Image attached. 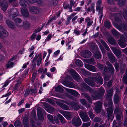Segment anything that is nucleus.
<instances>
[{
	"label": "nucleus",
	"instance_id": "1",
	"mask_svg": "<svg viewBox=\"0 0 127 127\" xmlns=\"http://www.w3.org/2000/svg\"><path fill=\"white\" fill-rule=\"evenodd\" d=\"M89 93L92 95H92V97L94 100H97L102 98L104 95L105 90L103 88H100L99 90L94 91L93 89L90 87V88L88 90Z\"/></svg>",
	"mask_w": 127,
	"mask_h": 127
},
{
	"label": "nucleus",
	"instance_id": "2",
	"mask_svg": "<svg viewBox=\"0 0 127 127\" xmlns=\"http://www.w3.org/2000/svg\"><path fill=\"white\" fill-rule=\"evenodd\" d=\"M113 90L111 89L107 91V94L105 96L104 105L105 106L111 105L113 104L112 95Z\"/></svg>",
	"mask_w": 127,
	"mask_h": 127
},
{
	"label": "nucleus",
	"instance_id": "3",
	"mask_svg": "<svg viewBox=\"0 0 127 127\" xmlns=\"http://www.w3.org/2000/svg\"><path fill=\"white\" fill-rule=\"evenodd\" d=\"M106 64L108 66V67L107 66L104 67L103 68L104 71L107 73H110L112 75H114L115 69L110 62L108 61H107Z\"/></svg>",
	"mask_w": 127,
	"mask_h": 127
},
{
	"label": "nucleus",
	"instance_id": "4",
	"mask_svg": "<svg viewBox=\"0 0 127 127\" xmlns=\"http://www.w3.org/2000/svg\"><path fill=\"white\" fill-rule=\"evenodd\" d=\"M100 73H97L95 75V76H96L95 77H91V79L92 80L95 79L97 83L100 85L103 84V81L102 77L100 75Z\"/></svg>",
	"mask_w": 127,
	"mask_h": 127
},
{
	"label": "nucleus",
	"instance_id": "5",
	"mask_svg": "<svg viewBox=\"0 0 127 127\" xmlns=\"http://www.w3.org/2000/svg\"><path fill=\"white\" fill-rule=\"evenodd\" d=\"M108 106H109V107H108L107 109V117L108 119L111 120H112L113 118V107L112 105H108V106Z\"/></svg>",
	"mask_w": 127,
	"mask_h": 127
},
{
	"label": "nucleus",
	"instance_id": "6",
	"mask_svg": "<svg viewBox=\"0 0 127 127\" xmlns=\"http://www.w3.org/2000/svg\"><path fill=\"white\" fill-rule=\"evenodd\" d=\"M72 124L76 127L80 126L81 124L82 121L80 117H74L72 120Z\"/></svg>",
	"mask_w": 127,
	"mask_h": 127
},
{
	"label": "nucleus",
	"instance_id": "7",
	"mask_svg": "<svg viewBox=\"0 0 127 127\" xmlns=\"http://www.w3.org/2000/svg\"><path fill=\"white\" fill-rule=\"evenodd\" d=\"M29 11L32 13L37 14L41 11V8L35 6H31L29 8Z\"/></svg>",
	"mask_w": 127,
	"mask_h": 127
},
{
	"label": "nucleus",
	"instance_id": "8",
	"mask_svg": "<svg viewBox=\"0 0 127 127\" xmlns=\"http://www.w3.org/2000/svg\"><path fill=\"white\" fill-rule=\"evenodd\" d=\"M102 102L100 101H98L94 103L95 105V111L97 113H99L101 111L102 108Z\"/></svg>",
	"mask_w": 127,
	"mask_h": 127
},
{
	"label": "nucleus",
	"instance_id": "9",
	"mask_svg": "<svg viewBox=\"0 0 127 127\" xmlns=\"http://www.w3.org/2000/svg\"><path fill=\"white\" fill-rule=\"evenodd\" d=\"M37 110L38 119L40 120H43L44 118L43 115H44L46 114L45 111L43 109L40 108L37 109Z\"/></svg>",
	"mask_w": 127,
	"mask_h": 127
},
{
	"label": "nucleus",
	"instance_id": "10",
	"mask_svg": "<svg viewBox=\"0 0 127 127\" xmlns=\"http://www.w3.org/2000/svg\"><path fill=\"white\" fill-rule=\"evenodd\" d=\"M18 11L16 9L13 8L9 12V16L11 18L14 19L18 15Z\"/></svg>",
	"mask_w": 127,
	"mask_h": 127
},
{
	"label": "nucleus",
	"instance_id": "11",
	"mask_svg": "<svg viewBox=\"0 0 127 127\" xmlns=\"http://www.w3.org/2000/svg\"><path fill=\"white\" fill-rule=\"evenodd\" d=\"M70 72L71 73L73 77L75 80L78 82L80 81L81 78L74 70L72 69L70 70Z\"/></svg>",
	"mask_w": 127,
	"mask_h": 127
},
{
	"label": "nucleus",
	"instance_id": "12",
	"mask_svg": "<svg viewBox=\"0 0 127 127\" xmlns=\"http://www.w3.org/2000/svg\"><path fill=\"white\" fill-rule=\"evenodd\" d=\"M79 115L84 122H88L90 120L89 118L86 113L84 112L81 111L79 113Z\"/></svg>",
	"mask_w": 127,
	"mask_h": 127
},
{
	"label": "nucleus",
	"instance_id": "13",
	"mask_svg": "<svg viewBox=\"0 0 127 127\" xmlns=\"http://www.w3.org/2000/svg\"><path fill=\"white\" fill-rule=\"evenodd\" d=\"M111 49L113 52L117 57H121L122 56V52L121 50L114 47H112Z\"/></svg>",
	"mask_w": 127,
	"mask_h": 127
},
{
	"label": "nucleus",
	"instance_id": "14",
	"mask_svg": "<svg viewBox=\"0 0 127 127\" xmlns=\"http://www.w3.org/2000/svg\"><path fill=\"white\" fill-rule=\"evenodd\" d=\"M8 35V33L7 31L4 29L0 25V37H2L3 36L6 37Z\"/></svg>",
	"mask_w": 127,
	"mask_h": 127
},
{
	"label": "nucleus",
	"instance_id": "15",
	"mask_svg": "<svg viewBox=\"0 0 127 127\" xmlns=\"http://www.w3.org/2000/svg\"><path fill=\"white\" fill-rule=\"evenodd\" d=\"M0 6L2 9L4 11H5L7 9L8 3L7 1L5 0L0 1Z\"/></svg>",
	"mask_w": 127,
	"mask_h": 127
},
{
	"label": "nucleus",
	"instance_id": "16",
	"mask_svg": "<svg viewBox=\"0 0 127 127\" xmlns=\"http://www.w3.org/2000/svg\"><path fill=\"white\" fill-rule=\"evenodd\" d=\"M71 106L72 108L76 110H78L81 108L80 105L78 103L73 101L71 103Z\"/></svg>",
	"mask_w": 127,
	"mask_h": 127
},
{
	"label": "nucleus",
	"instance_id": "17",
	"mask_svg": "<svg viewBox=\"0 0 127 127\" xmlns=\"http://www.w3.org/2000/svg\"><path fill=\"white\" fill-rule=\"evenodd\" d=\"M107 56L109 61L112 63H114L116 61V58L114 54L111 52H107Z\"/></svg>",
	"mask_w": 127,
	"mask_h": 127
},
{
	"label": "nucleus",
	"instance_id": "18",
	"mask_svg": "<svg viewBox=\"0 0 127 127\" xmlns=\"http://www.w3.org/2000/svg\"><path fill=\"white\" fill-rule=\"evenodd\" d=\"M81 55L85 58H89L91 56V53L88 50H86L82 52Z\"/></svg>",
	"mask_w": 127,
	"mask_h": 127
},
{
	"label": "nucleus",
	"instance_id": "19",
	"mask_svg": "<svg viewBox=\"0 0 127 127\" xmlns=\"http://www.w3.org/2000/svg\"><path fill=\"white\" fill-rule=\"evenodd\" d=\"M85 66L87 69L90 71L94 72L96 71V68L93 66L85 64Z\"/></svg>",
	"mask_w": 127,
	"mask_h": 127
},
{
	"label": "nucleus",
	"instance_id": "20",
	"mask_svg": "<svg viewBox=\"0 0 127 127\" xmlns=\"http://www.w3.org/2000/svg\"><path fill=\"white\" fill-rule=\"evenodd\" d=\"M84 80L87 84L91 87H93L95 85V82L93 80L86 78L84 79Z\"/></svg>",
	"mask_w": 127,
	"mask_h": 127
},
{
	"label": "nucleus",
	"instance_id": "21",
	"mask_svg": "<svg viewBox=\"0 0 127 127\" xmlns=\"http://www.w3.org/2000/svg\"><path fill=\"white\" fill-rule=\"evenodd\" d=\"M111 32L115 38L118 39L120 36L119 33L115 29H113L111 30Z\"/></svg>",
	"mask_w": 127,
	"mask_h": 127
},
{
	"label": "nucleus",
	"instance_id": "22",
	"mask_svg": "<svg viewBox=\"0 0 127 127\" xmlns=\"http://www.w3.org/2000/svg\"><path fill=\"white\" fill-rule=\"evenodd\" d=\"M6 22L7 24L9 27L12 29L15 28V25L14 23L9 20H7Z\"/></svg>",
	"mask_w": 127,
	"mask_h": 127
},
{
	"label": "nucleus",
	"instance_id": "23",
	"mask_svg": "<svg viewBox=\"0 0 127 127\" xmlns=\"http://www.w3.org/2000/svg\"><path fill=\"white\" fill-rule=\"evenodd\" d=\"M83 96L86 98L88 102L90 103H92V100L91 97L87 93H84L82 94Z\"/></svg>",
	"mask_w": 127,
	"mask_h": 127
},
{
	"label": "nucleus",
	"instance_id": "24",
	"mask_svg": "<svg viewBox=\"0 0 127 127\" xmlns=\"http://www.w3.org/2000/svg\"><path fill=\"white\" fill-rule=\"evenodd\" d=\"M57 117L58 119L60 120L61 123L65 124L66 123V121L64 117L60 114H58L57 115Z\"/></svg>",
	"mask_w": 127,
	"mask_h": 127
},
{
	"label": "nucleus",
	"instance_id": "25",
	"mask_svg": "<svg viewBox=\"0 0 127 127\" xmlns=\"http://www.w3.org/2000/svg\"><path fill=\"white\" fill-rule=\"evenodd\" d=\"M22 26L24 29H27L30 27V24L28 22L26 21L23 22Z\"/></svg>",
	"mask_w": 127,
	"mask_h": 127
},
{
	"label": "nucleus",
	"instance_id": "26",
	"mask_svg": "<svg viewBox=\"0 0 127 127\" xmlns=\"http://www.w3.org/2000/svg\"><path fill=\"white\" fill-rule=\"evenodd\" d=\"M107 40L112 45H115L116 43L115 40L112 37H109L107 39Z\"/></svg>",
	"mask_w": 127,
	"mask_h": 127
},
{
	"label": "nucleus",
	"instance_id": "27",
	"mask_svg": "<svg viewBox=\"0 0 127 127\" xmlns=\"http://www.w3.org/2000/svg\"><path fill=\"white\" fill-rule=\"evenodd\" d=\"M81 88L83 90L86 91L88 90L90 87L85 83H82L81 85Z\"/></svg>",
	"mask_w": 127,
	"mask_h": 127
},
{
	"label": "nucleus",
	"instance_id": "28",
	"mask_svg": "<svg viewBox=\"0 0 127 127\" xmlns=\"http://www.w3.org/2000/svg\"><path fill=\"white\" fill-rule=\"evenodd\" d=\"M119 101V95L117 94H115L114 96V103L117 104Z\"/></svg>",
	"mask_w": 127,
	"mask_h": 127
},
{
	"label": "nucleus",
	"instance_id": "29",
	"mask_svg": "<svg viewBox=\"0 0 127 127\" xmlns=\"http://www.w3.org/2000/svg\"><path fill=\"white\" fill-rule=\"evenodd\" d=\"M19 4L25 8H26L27 7L28 5V2L23 0H21L20 1Z\"/></svg>",
	"mask_w": 127,
	"mask_h": 127
},
{
	"label": "nucleus",
	"instance_id": "30",
	"mask_svg": "<svg viewBox=\"0 0 127 127\" xmlns=\"http://www.w3.org/2000/svg\"><path fill=\"white\" fill-rule=\"evenodd\" d=\"M64 115L68 120H71V114L68 112L64 111Z\"/></svg>",
	"mask_w": 127,
	"mask_h": 127
},
{
	"label": "nucleus",
	"instance_id": "31",
	"mask_svg": "<svg viewBox=\"0 0 127 127\" xmlns=\"http://www.w3.org/2000/svg\"><path fill=\"white\" fill-rule=\"evenodd\" d=\"M104 26L108 29L111 27V23L109 20L107 19L104 21Z\"/></svg>",
	"mask_w": 127,
	"mask_h": 127
},
{
	"label": "nucleus",
	"instance_id": "32",
	"mask_svg": "<svg viewBox=\"0 0 127 127\" xmlns=\"http://www.w3.org/2000/svg\"><path fill=\"white\" fill-rule=\"evenodd\" d=\"M94 56L95 58L98 59H100L101 57V54L98 50L95 53Z\"/></svg>",
	"mask_w": 127,
	"mask_h": 127
},
{
	"label": "nucleus",
	"instance_id": "33",
	"mask_svg": "<svg viewBox=\"0 0 127 127\" xmlns=\"http://www.w3.org/2000/svg\"><path fill=\"white\" fill-rule=\"evenodd\" d=\"M65 85L66 86L71 88H73L75 87V85L73 83L68 81H66Z\"/></svg>",
	"mask_w": 127,
	"mask_h": 127
},
{
	"label": "nucleus",
	"instance_id": "34",
	"mask_svg": "<svg viewBox=\"0 0 127 127\" xmlns=\"http://www.w3.org/2000/svg\"><path fill=\"white\" fill-rule=\"evenodd\" d=\"M98 49V46L95 45H92L90 47L91 51L93 53H94L95 51H97Z\"/></svg>",
	"mask_w": 127,
	"mask_h": 127
},
{
	"label": "nucleus",
	"instance_id": "35",
	"mask_svg": "<svg viewBox=\"0 0 127 127\" xmlns=\"http://www.w3.org/2000/svg\"><path fill=\"white\" fill-rule=\"evenodd\" d=\"M121 15L120 14H116L114 16L115 21L117 22H119L121 21Z\"/></svg>",
	"mask_w": 127,
	"mask_h": 127
},
{
	"label": "nucleus",
	"instance_id": "36",
	"mask_svg": "<svg viewBox=\"0 0 127 127\" xmlns=\"http://www.w3.org/2000/svg\"><path fill=\"white\" fill-rule=\"evenodd\" d=\"M9 3L13 6L17 7L18 6L17 2L16 0H9Z\"/></svg>",
	"mask_w": 127,
	"mask_h": 127
},
{
	"label": "nucleus",
	"instance_id": "37",
	"mask_svg": "<svg viewBox=\"0 0 127 127\" xmlns=\"http://www.w3.org/2000/svg\"><path fill=\"white\" fill-rule=\"evenodd\" d=\"M21 12L22 14L25 17H29V12L27 10L24 9H22Z\"/></svg>",
	"mask_w": 127,
	"mask_h": 127
},
{
	"label": "nucleus",
	"instance_id": "38",
	"mask_svg": "<svg viewBox=\"0 0 127 127\" xmlns=\"http://www.w3.org/2000/svg\"><path fill=\"white\" fill-rule=\"evenodd\" d=\"M96 10L98 12V14L103 13V7L101 6H96Z\"/></svg>",
	"mask_w": 127,
	"mask_h": 127
},
{
	"label": "nucleus",
	"instance_id": "39",
	"mask_svg": "<svg viewBox=\"0 0 127 127\" xmlns=\"http://www.w3.org/2000/svg\"><path fill=\"white\" fill-rule=\"evenodd\" d=\"M86 62L88 64H93L95 63V61L94 59L91 58L85 60Z\"/></svg>",
	"mask_w": 127,
	"mask_h": 127
},
{
	"label": "nucleus",
	"instance_id": "40",
	"mask_svg": "<svg viewBox=\"0 0 127 127\" xmlns=\"http://www.w3.org/2000/svg\"><path fill=\"white\" fill-rule=\"evenodd\" d=\"M15 127H22V125L20 121L18 120H16L14 123Z\"/></svg>",
	"mask_w": 127,
	"mask_h": 127
},
{
	"label": "nucleus",
	"instance_id": "41",
	"mask_svg": "<svg viewBox=\"0 0 127 127\" xmlns=\"http://www.w3.org/2000/svg\"><path fill=\"white\" fill-rule=\"evenodd\" d=\"M30 124L31 127H37L36 126L35 121L32 119L30 120Z\"/></svg>",
	"mask_w": 127,
	"mask_h": 127
},
{
	"label": "nucleus",
	"instance_id": "42",
	"mask_svg": "<svg viewBox=\"0 0 127 127\" xmlns=\"http://www.w3.org/2000/svg\"><path fill=\"white\" fill-rule=\"evenodd\" d=\"M60 106L62 109L66 110H68L69 108L68 106L64 103H60Z\"/></svg>",
	"mask_w": 127,
	"mask_h": 127
},
{
	"label": "nucleus",
	"instance_id": "43",
	"mask_svg": "<svg viewBox=\"0 0 127 127\" xmlns=\"http://www.w3.org/2000/svg\"><path fill=\"white\" fill-rule=\"evenodd\" d=\"M56 91L59 92H63L64 91V89L59 86H58L55 88Z\"/></svg>",
	"mask_w": 127,
	"mask_h": 127
},
{
	"label": "nucleus",
	"instance_id": "44",
	"mask_svg": "<svg viewBox=\"0 0 127 127\" xmlns=\"http://www.w3.org/2000/svg\"><path fill=\"white\" fill-rule=\"evenodd\" d=\"M68 90V91L70 92V93L73 95L76 96H78V93L75 91L73 90H70L69 89H67Z\"/></svg>",
	"mask_w": 127,
	"mask_h": 127
},
{
	"label": "nucleus",
	"instance_id": "45",
	"mask_svg": "<svg viewBox=\"0 0 127 127\" xmlns=\"http://www.w3.org/2000/svg\"><path fill=\"white\" fill-rule=\"evenodd\" d=\"M76 65L78 66L82 67L83 64L82 61L78 59L75 61Z\"/></svg>",
	"mask_w": 127,
	"mask_h": 127
},
{
	"label": "nucleus",
	"instance_id": "46",
	"mask_svg": "<svg viewBox=\"0 0 127 127\" xmlns=\"http://www.w3.org/2000/svg\"><path fill=\"white\" fill-rule=\"evenodd\" d=\"M118 43L120 46L122 48L125 47L127 45V44L126 42L121 41L118 42Z\"/></svg>",
	"mask_w": 127,
	"mask_h": 127
},
{
	"label": "nucleus",
	"instance_id": "47",
	"mask_svg": "<svg viewBox=\"0 0 127 127\" xmlns=\"http://www.w3.org/2000/svg\"><path fill=\"white\" fill-rule=\"evenodd\" d=\"M14 63L13 62H10L9 61L7 64H6V66L7 68L12 67L14 65Z\"/></svg>",
	"mask_w": 127,
	"mask_h": 127
},
{
	"label": "nucleus",
	"instance_id": "48",
	"mask_svg": "<svg viewBox=\"0 0 127 127\" xmlns=\"http://www.w3.org/2000/svg\"><path fill=\"white\" fill-rule=\"evenodd\" d=\"M81 71L83 74L85 76H90L91 75V73H90L85 70L84 69H82Z\"/></svg>",
	"mask_w": 127,
	"mask_h": 127
},
{
	"label": "nucleus",
	"instance_id": "49",
	"mask_svg": "<svg viewBox=\"0 0 127 127\" xmlns=\"http://www.w3.org/2000/svg\"><path fill=\"white\" fill-rule=\"evenodd\" d=\"M103 74H104V78L105 81H108L110 79V76L109 75L104 73H103Z\"/></svg>",
	"mask_w": 127,
	"mask_h": 127
},
{
	"label": "nucleus",
	"instance_id": "50",
	"mask_svg": "<svg viewBox=\"0 0 127 127\" xmlns=\"http://www.w3.org/2000/svg\"><path fill=\"white\" fill-rule=\"evenodd\" d=\"M125 0H118V4L121 6H124L125 3Z\"/></svg>",
	"mask_w": 127,
	"mask_h": 127
},
{
	"label": "nucleus",
	"instance_id": "51",
	"mask_svg": "<svg viewBox=\"0 0 127 127\" xmlns=\"http://www.w3.org/2000/svg\"><path fill=\"white\" fill-rule=\"evenodd\" d=\"M30 92H31L30 94L31 95H36L37 93V91L36 89H33L31 88L30 90Z\"/></svg>",
	"mask_w": 127,
	"mask_h": 127
},
{
	"label": "nucleus",
	"instance_id": "52",
	"mask_svg": "<svg viewBox=\"0 0 127 127\" xmlns=\"http://www.w3.org/2000/svg\"><path fill=\"white\" fill-rule=\"evenodd\" d=\"M122 82L123 84L127 85V77L123 76L122 78Z\"/></svg>",
	"mask_w": 127,
	"mask_h": 127
},
{
	"label": "nucleus",
	"instance_id": "53",
	"mask_svg": "<svg viewBox=\"0 0 127 127\" xmlns=\"http://www.w3.org/2000/svg\"><path fill=\"white\" fill-rule=\"evenodd\" d=\"M12 19L15 21V23L16 24L20 23L22 22L21 20L19 18H15V17H14V18Z\"/></svg>",
	"mask_w": 127,
	"mask_h": 127
},
{
	"label": "nucleus",
	"instance_id": "54",
	"mask_svg": "<svg viewBox=\"0 0 127 127\" xmlns=\"http://www.w3.org/2000/svg\"><path fill=\"white\" fill-rule=\"evenodd\" d=\"M38 59L37 62V65L38 66H39L41 64L42 58L40 55H38Z\"/></svg>",
	"mask_w": 127,
	"mask_h": 127
},
{
	"label": "nucleus",
	"instance_id": "55",
	"mask_svg": "<svg viewBox=\"0 0 127 127\" xmlns=\"http://www.w3.org/2000/svg\"><path fill=\"white\" fill-rule=\"evenodd\" d=\"M91 124V122L84 123L82 124V126L83 127H87L90 126Z\"/></svg>",
	"mask_w": 127,
	"mask_h": 127
},
{
	"label": "nucleus",
	"instance_id": "56",
	"mask_svg": "<svg viewBox=\"0 0 127 127\" xmlns=\"http://www.w3.org/2000/svg\"><path fill=\"white\" fill-rule=\"evenodd\" d=\"M88 114V115L91 119H93L95 116V114H93V113L91 111H89Z\"/></svg>",
	"mask_w": 127,
	"mask_h": 127
},
{
	"label": "nucleus",
	"instance_id": "57",
	"mask_svg": "<svg viewBox=\"0 0 127 127\" xmlns=\"http://www.w3.org/2000/svg\"><path fill=\"white\" fill-rule=\"evenodd\" d=\"M101 119L99 117H95L93 119V122H99L100 121Z\"/></svg>",
	"mask_w": 127,
	"mask_h": 127
},
{
	"label": "nucleus",
	"instance_id": "58",
	"mask_svg": "<svg viewBox=\"0 0 127 127\" xmlns=\"http://www.w3.org/2000/svg\"><path fill=\"white\" fill-rule=\"evenodd\" d=\"M47 117L49 121L51 122H54L53 117L52 115L50 114H47Z\"/></svg>",
	"mask_w": 127,
	"mask_h": 127
},
{
	"label": "nucleus",
	"instance_id": "59",
	"mask_svg": "<svg viewBox=\"0 0 127 127\" xmlns=\"http://www.w3.org/2000/svg\"><path fill=\"white\" fill-rule=\"evenodd\" d=\"M109 10L110 11L116 12L118 11L116 7H113L109 8Z\"/></svg>",
	"mask_w": 127,
	"mask_h": 127
},
{
	"label": "nucleus",
	"instance_id": "60",
	"mask_svg": "<svg viewBox=\"0 0 127 127\" xmlns=\"http://www.w3.org/2000/svg\"><path fill=\"white\" fill-rule=\"evenodd\" d=\"M30 89L29 88L27 89L25 91V92L24 95V97H26L30 93Z\"/></svg>",
	"mask_w": 127,
	"mask_h": 127
},
{
	"label": "nucleus",
	"instance_id": "61",
	"mask_svg": "<svg viewBox=\"0 0 127 127\" xmlns=\"http://www.w3.org/2000/svg\"><path fill=\"white\" fill-rule=\"evenodd\" d=\"M21 82L20 81L18 82L15 85L14 88V90H16L18 89V88L20 87V84H21Z\"/></svg>",
	"mask_w": 127,
	"mask_h": 127
},
{
	"label": "nucleus",
	"instance_id": "62",
	"mask_svg": "<svg viewBox=\"0 0 127 127\" xmlns=\"http://www.w3.org/2000/svg\"><path fill=\"white\" fill-rule=\"evenodd\" d=\"M114 112L116 114H120L121 113V112L120 111L119 108L116 107L114 110Z\"/></svg>",
	"mask_w": 127,
	"mask_h": 127
},
{
	"label": "nucleus",
	"instance_id": "63",
	"mask_svg": "<svg viewBox=\"0 0 127 127\" xmlns=\"http://www.w3.org/2000/svg\"><path fill=\"white\" fill-rule=\"evenodd\" d=\"M97 66L100 71H102L103 68V65L101 64H98Z\"/></svg>",
	"mask_w": 127,
	"mask_h": 127
},
{
	"label": "nucleus",
	"instance_id": "64",
	"mask_svg": "<svg viewBox=\"0 0 127 127\" xmlns=\"http://www.w3.org/2000/svg\"><path fill=\"white\" fill-rule=\"evenodd\" d=\"M123 17L125 20H127V12L126 10H125L123 13Z\"/></svg>",
	"mask_w": 127,
	"mask_h": 127
}]
</instances>
